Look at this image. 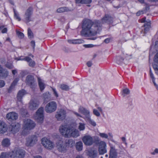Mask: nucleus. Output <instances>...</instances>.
I'll return each instance as SVG.
<instances>
[{
  "mask_svg": "<svg viewBox=\"0 0 158 158\" xmlns=\"http://www.w3.org/2000/svg\"><path fill=\"white\" fill-rule=\"evenodd\" d=\"M112 21L113 18L107 15H105L101 20H95L93 22L89 19H85L82 22L81 34L85 36H94L101 31L102 24L110 23Z\"/></svg>",
  "mask_w": 158,
  "mask_h": 158,
  "instance_id": "nucleus-1",
  "label": "nucleus"
},
{
  "mask_svg": "<svg viewBox=\"0 0 158 158\" xmlns=\"http://www.w3.org/2000/svg\"><path fill=\"white\" fill-rule=\"evenodd\" d=\"M25 155V152L24 150L18 148L11 152L10 156L12 158H23Z\"/></svg>",
  "mask_w": 158,
  "mask_h": 158,
  "instance_id": "nucleus-2",
  "label": "nucleus"
},
{
  "mask_svg": "<svg viewBox=\"0 0 158 158\" xmlns=\"http://www.w3.org/2000/svg\"><path fill=\"white\" fill-rule=\"evenodd\" d=\"M74 144L73 141L71 139L66 140L65 143L60 145V152H64L66 150L67 147H72Z\"/></svg>",
  "mask_w": 158,
  "mask_h": 158,
  "instance_id": "nucleus-3",
  "label": "nucleus"
},
{
  "mask_svg": "<svg viewBox=\"0 0 158 158\" xmlns=\"http://www.w3.org/2000/svg\"><path fill=\"white\" fill-rule=\"evenodd\" d=\"M56 104L54 101H51L48 103L45 108V111L48 113H51L56 110Z\"/></svg>",
  "mask_w": 158,
  "mask_h": 158,
  "instance_id": "nucleus-4",
  "label": "nucleus"
},
{
  "mask_svg": "<svg viewBox=\"0 0 158 158\" xmlns=\"http://www.w3.org/2000/svg\"><path fill=\"white\" fill-rule=\"evenodd\" d=\"M44 110L43 107H40L37 110L36 112L35 119L38 123H42L44 120Z\"/></svg>",
  "mask_w": 158,
  "mask_h": 158,
  "instance_id": "nucleus-5",
  "label": "nucleus"
},
{
  "mask_svg": "<svg viewBox=\"0 0 158 158\" xmlns=\"http://www.w3.org/2000/svg\"><path fill=\"white\" fill-rule=\"evenodd\" d=\"M26 82L27 85L29 86L31 88H35L36 86V82L34 77L31 75H28L26 77Z\"/></svg>",
  "mask_w": 158,
  "mask_h": 158,
  "instance_id": "nucleus-6",
  "label": "nucleus"
},
{
  "mask_svg": "<svg viewBox=\"0 0 158 158\" xmlns=\"http://www.w3.org/2000/svg\"><path fill=\"white\" fill-rule=\"evenodd\" d=\"M35 124L30 119H27L24 121L23 127L24 130H31L34 128Z\"/></svg>",
  "mask_w": 158,
  "mask_h": 158,
  "instance_id": "nucleus-7",
  "label": "nucleus"
},
{
  "mask_svg": "<svg viewBox=\"0 0 158 158\" xmlns=\"http://www.w3.org/2000/svg\"><path fill=\"white\" fill-rule=\"evenodd\" d=\"M41 143L43 145L48 149H51L53 147V143L47 138H43L41 139Z\"/></svg>",
  "mask_w": 158,
  "mask_h": 158,
  "instance_id": "nucleus-8",
  "label": "nucleus"
},
{
  "mask_svg": "<svg viewBox=\"0 0 158 158\" xmlns=\"http://www.w3.org/2000/svg\"><path fill=\"white\" fill-rule=\"evenodd\" d=\"M37 141V136L33 135L27 139L26 145L27 146H32L36 143Z\"/></svg>",
  "mask_w": 158,
  "mask_h": 158,
  "instance_id": "nucleus-9",
  "label": "nucleus"
},
{
  "mask_svg": "<svg viewBox=\"0 0 158 158\" xmlns=\"http://www.w3.org/2000/svg\"><path fill=\"white\" fill-rule=\"evenodd\" d=\"M73 129L71 128H67V125H65L62 126L61 128V133L62 135L65 136L70 137H71V135Z\"/></svg>",
  "mask_w": 158,
  "mask_h": 158,
  "instance_id": "nucleus-10",
  "label": "nucleus"
},
{
  "mask_svg": "<svg viewBox=\"0 0 158 158\" xmlns=\"http://www.w3.org/2000/svg\"><path fill=\"white\" fill-rule=\"evenodd\" d=\"M33 11V8L31 7H29L26 10L24 15L25 22L28 23L31 21V16Z\"/></svg>",
  "mask_w": 158,
  "mask_h": 158,
  "instance_id": "nucleus-11",
  "label": "nucleus"
},
{
  "mask_svg": "<svg viewBox=\"0 0 158 158\" xmlns=\"http://www.w3.org/2000/svg\"><path fill=\"white\" fill-rule=\"evenodd\" d=\"M20 125L18 123H13L11 124L9 127L10 131L13 134L18 132L20 129Z\"/></svg>",
  "mask_w": 158,
  "mask_h": 158,
  "instance_id": "nucleus-12",
  "label": "nucleus"
},
{
  "mask_svg": "<svg viewBox=\"0 0 158 158\" xmlns=\"http://www.w3.org/2000/svg\"><path fill=\"white\" fill-rule=\"evenodd\" d=\"M82 139L85 144L86 145H91L94 143V140L92 137L89 135L84 136Z\"/></svg>",
  "mask_w": 158,
  "mask_h": 158,
  "instance_id": "nucleus-13",
  "label": "nucleus"
},
{
  "mask_svg": "<svg viewBox=\"0 0 158 158\" xmlns=\"http://www.w3.org/2000/svg\"><path fill=\"white\" fill-rule=\"evenodd\" d=\"M106 143L104 141H100L99 143L98 151L100 154L102 155L106 152Z\"/></svg>",
  "mask_w": 158,
  "mask_h": 158,
  "instance_id": "nucleus-14",
  "label": "nucleus"
},
{
  "mask_svg": "<svg viewBox=\"0 0 158 158\" xmlns=\"http://www.w3.org/2000/svg\"><path fill=\"white\" fill-rule=\"evenodd\" d=\"M39 106V102L36 100H31L29 103V108L31 110L36 109Z\"/></svg>",
  "mask_w": 158,
  "mask_h": 158,
  "instance_id": "nucleus-15",
  "label": "nucleus"
},
{
  "mask_svg": "<svg viewBox=\"0 0 158 158\" xmlns=\"http://www.w3.org/2000/svg\"><path fill=\"white\" fill-rule=\"evenodd\" d=\"M18 117V114L14 112H11L8 113L6 115V118L10 121L16 120Z\"/></svg>",
  "mask_w": 158,
  "mask_h": 158,
  "instance_id": "nucleus-16",
  "label": "nucleus"
},
{
  "mask_svg": "<svg viewBox=\"0 0 158 158\" xmlns=\"http://www.w3.org/2000/svg\"><path fill=\"white\" fill-rule=\"evenodd\" d=\"M117 153L116 150L113 147H111L109 158H117Z\"/></svg>",
  "mask_w": 158,
  "mask_h": 158,
  "instance_id": "nucleus-17",
  "label": "nucleus"
},
{
  "mask_svg": "<svg viewBox=\"0 0 158 158\" xmlns=\"http://www.w3.org/2000/svg\"><path fill=\"white\" fill-rule=\"evenodd\" d=\"M79 111L85 116V118L89 116V112L83 107L80 106L78 110Z\"/></svg>",
  "mask_w": 158,
  "mask_h": 158,
  "instance_id": "nucleus-18",
  "label": "nucleus"
},
{
  "mask_svg": "<svg viewBox=\"0 0 158 158\" xmlns=\"http://www.w3.org/2000/svg\"><path fill=\"white\" fill-rule=\"evenodd\" d=\"M6 125L5 123L0 121V133H3L6 131Z\"/></svg>",
  "mask_w": 158,
  "mask_h": 158,
  "instance_id": "nucleus-19",
  "label": "nucleus"
},
{
  "mask_svg": "<svg viewBox=\"0 0 158 158\" xmlns=\"http://www.w3.org/2000/svg\"><path fill=\"white\" fill-rule=\"evenodd\" d=\"M68 42L70 44H82L84 41L81 39L76 40H68Z\"/></svg>",
  "mask_w": 158,
  "mask_h": 158,
  "instance_id": "nucleus-20",
  "label": "nucleus"
},
{
  "mask_svg": "<svg viewBox=\"0 0 158 158\" xmlns=\"http://www.w3.org/2000/svg\"><path fill=\"white\" fill-rule=\"evenodd\" d=\"M8 75V71L2 67V69H1L0 71V78H5L7 77Z\"/></svg>",
  "mask_w": 158,
  "mask_h": 158,
  "instance_id": "nucleus-21",
  "label": "nucleus"
},
{
  "mask_svg": "<svg viewBox=\"0 0 158 158\" xmlns=\"http://www.w3.org/2000/svg\"><path fill=\"white\" fill-rule=\"evenodd\" d=\"M25 91L23 89L20 90L17 95V99L18 101H21L22 97L25 94Z\"/></svg>",
  "mask_w": 158,
  "mask_h": 158,
  "instance_id": "nucleus-22",
  "label": "nucleus"
},
{
  "mask_svg": "<svg viewBox=\"0 0 158 158\" xmlns=\"http://www.w3.org/2000/svg\"><path fill=\"white\" fill-rule=\"evenodd\" d=\"M97 151L96 150H90L88 152V155L91 158H94L97 156Z\"/></svg>",
  "mask_w": 158,
  "mask_h": 158,
  "instance_id": "nucleus-23",
  "label": "nucleus"
},
{
  "mask_svg": "<svg viewBox=\"0 0 158 158\" xmlns=\"http://www.w3.org/2000/svg\"><path fill=\"white\" fill-rule=\"evenodd\" d=\"M77 4H89L92 2V0H75Z\"/></svg>",
  "mask_w": 158,
  "mask_h": 158,
  "instance_id": "nucleus-24",
  "label": "nucleus"
},
{
  "mask_svg": "<svg viewBox=\"0 0 158 158\" xmlns=\"http://www.w3.org/2000/svg\"><path fill=\"white\" fill-rule=\"evenodd\" d=\"M66 116V111L64 109L60 110V120H63L65 119Z\"/></svg>",
  "mask_w": 158,
  "mask_h": 158,
  "instance_id": "nucleus-25",
  "label": "nucleus"
},
{
  "mask_svg": "<svg viewBox=\"0 0 158 158\" xmlns=\"http://www.w3.org/2000/svg\"><path fill=\"white\" fill-rule=\"evenodd\" d=\"M38 80L39 85V86L40 91H42L45 88L44 84L42 82V80L40 78L38 77Z\"/></svg>",
  "mask_w": 158,
  "mask_h": 158,
  "instance_id": "nucleus-26",
  "label": "nucleus"
},
{
  "mask_svg": "<svg viewBox=\"0 0 158 158\" xmlns=\"http://www.w3.org/2000/svg\"><path fill=\"white\" fill-rule=\"evenodd\" d=\"M2 144L3 147H8L10 144V140L7 138L4 139L2 141Z\"/></svg>",
  "mask_w": 158,
  "mask_h": 158,
  "instance_id": "nucleus-27",
  "label": "nucleus"
},
{
  "mask_svg": "<svg viewBox=\"0 0 158 158\" xmlns=\"http://www.w3.org/2000/svg\"><path fill=\"white\" fill-rule=\"evenodd\" d=\"M144 32L145 33L148 31L149 28L151 27V23L150 21L146 22L144 25Z\"/></svg>",
  "mask_w": 158,
  "mask_h": 158,
  "instance_id": "nucleus-28",
  "label": "nucleus"
},
{
  "mask_svg": "<svg viewBox=\"0 0 158 158\" xmlns=\"http://www.w3.org/2000/svg\"><path fill=\"white\" fill-rule=\"evenodd\" d=\"M76 149L78 151H81L82 150L83 148V143L81 141L77 142L76 143Z\"/></svg>",
  "mask_w": 158,
  "mask_h": 158,
  "instance_id": "nucleus-29",
  "label": "nucleus"
},
{
  "mask_svg": "<svg viewBox=\"0 0 158 158\" xmlns=\"http://www.w3.org/2000/svg\"><path fill=\"white\" fill-rule=\"evenodd\" d=\"M123 54L122 55L118 56L116 57V62L118 64H119L123 62L124 60V58H123Z\"/></svg>",
  "mask_w": 158,
  "mask_h": 158,
  "instance_id": "nucleus-30",
  "label": "nucleus"
},
{
  "mask_svg": "<svg viewBox=\"0 0 158 158\" xmlns=\"http://www.w3.org/2000/svg\"><path fill=\"white\" fill-rule=\"evenodd\" d=\"M79 136V133L78 131L77 130L73 129L71 135V137L76 138Z\"/></svg>",
  "mask_w": 158,
  "mask_h": 158,
  "instance_id": "nucleus-31",
  "label": "nucleus"
},
{
  "mask_svg": "<svg viewBox=\"0 0 158 158\" xmlns=\"http://www.w3.org/2000/svg\"><path fill=\"white\" fill-rule=\"evenodd\" d=\"M85 120L87 122H88L89 123L91 124L93 126H95L96 125L95 123L93 121L91 120L90 118V115L86 118H85Z\"/></svg>",
  "mask_w": 158,
  "mask_h": 158,
  "instance_id": "nucleus-32",
  "label": "nucleus"
},
{
  "mask_svg": "<svg viewBox=\"0 0 158 158\" xmlns=\"http://www.w3.org/2000/svg\"><path fill=\"white\" fill-rule=\"evenodd\" d=\"M10 153H2L0 156V158H9L10 157Z\"/></svg>",
  "mask_w": 158,
  "mask_h": 158,
  "instance_id": "nucleus-33",
  "label": "nucleus"
},
{
  "mask_svg": "<svg viewBox=\"0 0 158 158\" xmlns=\"http://www.w3.org/2000/svg\"><path fill=\"white\" fill-rule=\"evenodd\" d=\"M28 35L29 38L32 39L34 37L33 34L31 29L30 28L28 29Z\"/></svg>",
  "mask_w": 158,
  "mask_h": 158,
  "instance_id": "nucleus-34",
  "label": "nucleus"
},
{
  "mask_svg": "<svg viewBox=\"0 0 158 158\" xmlns=\"http://www.w3.org/2000/svg\"><path fill=\"white\" fill-rule=\"evenodd\" d=\"M60 88L64 90L67 91L69 89V86L64 84H61Z\"/></svg>",
  "mask_w": 158,
  "mask_h": 158,
  "instance_id": "nucleus-35",
  "label": "nucleus"
},
{
  "mask_svg": "<svg viewBox=\"0 0 158 158\" xmlns=\"http://www.w3.org/2000/svg\"><path fill=\"white\" fill-rule=\"evenodd\" d=\"M15 85L11 83L10 86L8 89V92L9 93H11L14 89Z\"/></svg>",
  "mask_w": 158,
  "mask_h": 158,
  "instance_id": "nucleus-36",
  "label": "nucleus"
},
{
  "mask_svg": "<svg viewBox=\"0 0 158 158\" xmlns=\"http://www.w3.org/2000/svg\"><path fill=\"white\" fill-rule=\"evenodd\" d=\"M78 128L80 131L83 130L85 128V124L82 123H80Z\"/></svg>",
  "mask_w": 158,
  "mask_h": 158,
  "instance_id": "nucleus-37",
  "label": "nucleus"
},
{
  "mask_svg": "<svg viewBox=\"0 0 158 158\" xmlns=\"http://www.w3.org/2000/svg\"><path fill=\"white\" fill-rule=\"evenodd\" d=\"M17 34L18 37L20 39H22L24 37L23 34L19 31H17Z\"/></svg>",
  "mask_w": 158,
  "mask_h": 158,
  "instance_id": "nucleus-38",
  "label": "nucleus"
},
{
  "mask_svg": "<svg viewBox=\"0 0 158 158\" xmlns=\"http://www.w3.org/2000/svg\"><path fill=\"white\" fill-rule=\"evenodd\" d=\"M153 67L156 73L158 75V65L154 64H153Z\"/></svg>",
  "mask_w": 158,
  "mask_h": 158,
  "instance_id": "nucleus-39",
  "label": "nucleus"
},
{
  "mask_svg": "<svg viewBox=\"0 0 158 158\" xmlns=\"http://www.w3.org/2000/svg\"><path fill=\"white\" fill-rule=\"evenodd\" d=\"M69 10L68 8L66 7H62L60 8V13L63 12L64 11H69Z\"/></svg>",
  "mask_w": 158,
  "mask_h": 158,
  "instance_id": "nucleus-40",
  "label": "nucleus"
},
{
  "mask_svg": "<svg viewBox=\"0 0 158 158\" xmlns=\"http://www.w3.org/2000/svg\"><path fill=\"white\" fill-rule=\"evenodd\" d=\"M35 62L32 60L29 62V65L31 67H34L35 65Z\"/></svg>",
  "mask_w": 158,
  "mask_h": 158,
  "instance_id": "nucleus-41",
  "label": "nucleus"
},
{
  "mask_svg": "<svg viewBox=\"0 0 158 158\" xmlns=\"http://www.w3.org/2000/svg\"><path fill=\"white\" fill-rule=\"evenodd\" d=\"M46 94H45L44 95V98L45 101H48L50 100V98H49V95L48 94H47V95H46Z\"/></svg>",
  "mask_w": 158,
  "mask_h": 158,
  "instance_id": "nucleus-42",
  "label": "nucleus"
},
{
  "mask_svg": "<svg viewBox=\"0 0 158 158\" xmlns=\"http://www.w3.org/2000/svg\"><path fill=\"white\" fill-rule=\"evenodd\" d=\"M130 91L127 88L123 90V94H128L130 93Z\"/></svg>",
  "mask_w": 158,
  "mask_h": 158,
  "instance_id": "nucleus-43",
  "label": "nucleus"
},
{
  "mask_svg": "<svg viewBox=\"0 0 158 158\" xmlns=\"http://www.w3.org/2000/svg\"><path fill=\"white\" fill-rule=\"evenodd\" d=\"M155 63L158 64V52L155 55L154 58Z\"/></svg>",
  "mask_w": 158,
  "mask_h": 158,
  "instance_id": "nucleus-44",
  "label": "nucleus"
},
{
  "mask_svg": "<svg viewBox=\"0 0 158 158\" xmlns=\"http://www.w3.org/2000/svg\"><path fill=\"white\" fill-rule=\"evenodd\" d=\"M99 135L102 138H107L108 137L107 135L104 133H100Z\"/></svg>",
  "mask_w": 158,
  "mask_h": 158,
  "instance_id": "nucleus-45",
  "label": "nucleus"
},
{
  "mask_svg": "<svg viewBox=\"0 0 158 158\" xmlns=\"http://www.w3.org/2000/svg\"><path fill=\"white\" fill-rule=\"evenodd\" d=\"M14 15L16 19L18 20L19 21H20L21 20V18L19 17V15L17 14L15 11H14Z\"/></svg>",
  "mask_w": 158,
  "mask_h": 158,
  "instance_id": "nucleus-46",
  "label": "nucleus"
},
{
  "mask_svg": "<svg viewBox=\"0 0 158 158\" xmlns=\"http://www.w3.org/2000/svg\"><path fill=\"white\" fill-rule=\"evenodd\" d=\"M93 113L94 114L97 116H99L100 115V113L96 109L94 110Z\"/></svg>",
  "mask_w": 158,
  "mask_h": 158,
  "instance_id": "nucleus-47",
  "label": "nucleus"
},
{
  "mask_svg": "<svg viewBox=\"0 0 158 158\" xmlns=\"http://www.w3.org/2000/svg\"><path fill=\"white\" fill-rule=\"evenodd\" d=\"M6 66L7 68L9 69H12L13 67V66L12 64L9 63H7L6 64Z\"/></svg>",
  "mask_w": 158,
  "mask_h": 158,
  "instance_id": "nucleus-48",
  "label": "nucleus"
},
{
  "mask_svg": "<svg viewBox=\"0 0 158 158\" xmlns=\"http://www.w3.org/2000/svg\"><path fill=\"white\" fill-rule=\"evenodd\" d=\"M5 85V83L3 80H0V88L3 87Z\"/></svg>",
  "mask_w": 158,
  "mask_h": 158,
  "instance_id": "nucleus-49",
  "label": "nucleus"
},
{
  "mask_svg": "<svg viewBox=\"0 0 158 158\" xmlns=\"http://www.w3.org/2000/svg\"><path fill=\"white\" fill-rule=\"evenodd\" d=\"M150 76L152 79V80H155V77L153 76V75L151 69H150Z\"/></svg>",
  "mask_w": 158,
  "mask_h": 158,
  "instance_id": "nucleus-50",
  "label": "nucleus"
},
{
  "mask_svg": "<svg viewBox=\"0 0 158 158\" xmlns=\"http://www.w3.org/2000/svg\"><path fill=\"white\" fill-rule=\"evenodd\" d=\"M31 59L29 57L26 56L24 58V60L26 61H27L28 62H29L31 60Z\"/></svg>",
  "mask_w": 158,
  "mask_h": 158,
  "instance_id": "nucleus-51",
  "label": "nucleus"
},
{
  "mask_svg": "<svg viewBox=\"0 0 158 158\" xmlns=\"http://www.w3.org/2000/svg\"><path fill=\"white\" fill-rule=\"evenodd\" d=\"M31 46L32 47L33 49H34L35 46V43L34 41L32 40L31 42Z\"/></svg>",
  "mask_w": 158,
  "mask_h": 158,
  "instance_id": "nucleus-52",
  "label": "nucleus"
},
{
  "mask_svg": "<svg viewBox=\"0 0 158 158\" xmlns=\"http://www.w3.org/2000/svg\"><path fill=\"white\" fill-rule=\"evenodd\" d=\"M19 80V79L18 78H16L14 80L12 83L13 84L16 85Z\"/></svg>",
  "mask_w": 158,
  "mask_h": 158,
  "instance_id": "nucleus-53",
  "label": "nucleus"
},
{
  "mask_svg": "<svg viewBox=\"0 0 158 158\" xmlns=\"http://www.w3.org/2000/svg\"><path fill=\"white\" fill-rule=\"evenodd\" d=\"M110 40L111 39L110 38H108L105 39L104 40V42L106 43L107 44L110 42Z\"/></svg>",
  "mask_w": 158,
  "mask_h": 158,
  "instance_id": "nucleus-54",
  "label": "nucleus"
},
{
  "mask_svg": "<svg viewBox=\"0 0 158 158\" xmlns=\"http://www.w3.org/2000/svg\"><path fill=\"white\" fill-rule=\"evenodd\" d=\"M143 14V11L142 10L136 13V15L137 16H139Z\"/></svg>",
  "mask_w": 158,
  "mask_h": 158,
  "instance_id": "nucleus-55",
  "label": "nucleus"
},
{
  "mask_svg": "<svg viewBox=\"0 0 158 158\" xmlns=\"http://www.w3.org/2000/svg\"><path fill=\"white\" fill-rule=\"evenodd\" d=\"M7 28H4L2 29V33H6L7 31Z\"/></svg>",
  "mask_w": 158,
  "mask_h": 158,
  "instance_id": "nucleus-56",
  "label": "nucleus"
},
{
  "mask_svg": "<svg viewBox=\"0 0 158 158\" xmlns=\"http://www.w3.org/2000/svg\"><path fill=\"white\" fill-rule=\"evenodd\" d=\"M52 89L53 90L54 94H55V96H56V97H58V95L57 92L56 91L55 89Z\"/></svg>",
  "mask_w": 158,
  "mask_h": 158,
  "instance_id": "nucleus-57",
  "label": "nucleus"
},
{
  "mask_svg": "<svg viewBox=\"0 0 158 158\" xmlns=\"http://www.w3.org/2000/svg\"><path fill=\"white\" fill-rule=\"evenodd\" d=\"M92 64V62L90 61H88L87 63V65L89 67H91V66Z\"/></svg>",
  "mask_w": 158,
  "mask_h": 158,
  "instance_id": "nucleus-58",
  "label": "nucleus"
},
{
  "mask_svg": "<svg viewBox=\"0 0 158 158\" xmlns=\"http://www.w3.org/2000/svg\"><path fill=\"white\" fill-rule=\"evenodd\" d=\"M155 153H158V149L156 148L154 150V152L152 153V155H154Z\"/></svg>",
  "mask_w": 158,
  "mask_h": 158,
  "instance_id": "nucleus-59",
  "label": "nucleus"
},
{
  "mask_svg": "<svg viewBox=\"0 0 158 158\" xmlns=\"http://www.w3.org/2000/svg\"><path fill=\"white\" fill-rule=\"evenodd\" d=\"M17 73V71L16 69L12 70V73L14 75H15Z\"/></svg>",
  "mask_w": 158,
  "mask_h": 158,
  "instance_id": "nucleus-60",
  "label": "nucleus"
},
{
  "mask_svg": "<svg viewBox=\"0 0 158 158\" xmlns=\"http://www.w3.org/2000/svg\"><path fill=\"white\" fill-rule=\"evenodd\" d=\"M22 57H23L22 56H21L17 58L16 59L17 60H24V58H22Z\"/></svg>",
  "mask_w": 158,
  "mask_h": 158,
  "instance_id": "nucleus-61",
  "label": "nucleus"
},
{
  "mask_svg": "<svg viewBox=\"0 0 158 158\" xmlns=\"http://www.w3.org/2000/svg\"><path fill=\"white\" fill-rule=\"evenodd\" d=\"M73 113L75 115H76L77 116H79V117H82L81 115L79 114H78V113L76 112H75L74 111H73Z\"/></svg>",
  "mask_w": 158,
  "mask_h": 158,
  "instance_id": "nucleus-62",
  "label": "nucleus"
},
{
  "mask_svg": "<svg viewBox=\"0 0 158 158\" xmlns=\"http://www.w3.org/2000/svg\"><path fill=\"white\" fill-rule=\"evenodd\" d=\"M146 22V18L144 17L141 19V23H145Z\"/></svg>",
  "mask_w": 158,
  "mask_h": 158,
  "instance_id": "nucleus-63",
  "label": "nucleus"
},
{
  "mask_svg": "<svg viewBox=\"0 0 158 158\" xmlns=\"http://www.w3.org/2000/svg\"><path fill=\"white\" fill-rule=\"evenodd\" d=\"M93 47L92 44H88L86 45V47L87 48H91Z\"/></svg>",
  "mask_w": 158,
  "mask_h": 158,
  "instance_id": "nucleus-64",
  "label": "nucleus"
}]
</instances>
